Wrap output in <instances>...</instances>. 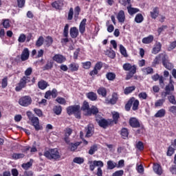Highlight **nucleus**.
<instances>
[{
  "instance_id": "f257e3e1",
  "label": "nucleus",
  "mask_w": 176,
  "mask_h": 176,
  "mask_svg": "<svg viewBox=\"0 0 176 176\" xmlns=\"http://www.w3.org/2000/svg\"><path fill=\"white\" fill-rule=\"evenodd\" d=\"M81 109L84 111L85 116H91L96 115L98 112V109L96 106H92L91 108L89 106V102L85 101Z\"/></svg>"
},
{
  "instance_id": "f03ea898",
  "label": "nucleus",
  "mask_w": 176,
  "mask_h": 176,
  "mask_svg": "<svg viewBox=\"0 0 176 176\" xmlns=\"http://www.w3.org/2000/svg\"><path fill=\"white\" fill-rule=\"evenodd\" d=\"M44 156L49 160H58L61 157L57 148H51L44 152Z\"/></svg>"
},
{
  "instance_id": "7ed1b4c3",
  "label": "nucleus",
  "mask_w": 176,
  "mask_h": 176,
  "mask_svg": "<svg viewBox=\"0 0 176 176\" xmlns=\"http://www.w3.org/2000/svg\"><path fill=\"white\" fill-rule=\"evenodd\" d=\"M30 77L23 76L15 88L16 91H21L24 87H25V86H27V83H30Z\"/></svg>"
},
{
  "instance_id": "20e7f679",
  "label": "nucleus",
  "mask_w": 176,
  "mask_h": 176,
  "mask_svg": "<svg viewBox=\"0 0 176 176\" xmlns=\"http://www.w3.org/2000/svg\"><path fill=\"white\" fill-rule=\"evenodd\" d=\"M19 104L21 107H30L32 104V98L30 96H25L19 100Z\"/></svg>"
},
{
  "instance_id": "39448f33",
  "label": "nucleus",
  "mask_w": 176,
  "mask_h": 176,
  "mask_svg": "<svg viewBox=\"0 0 176 176\" xmlns=\"http://www.w3.org/2000/svg\"><path fill=\"white\" fill-rule=\"evenodd\" d=\"M173 83L174 81H173V80L170 78L169 85L166 86L165 92L162 94V97H167V96L171 94V91H174Z\"/></svg>"
},
{
  "instance_id": "423d86ee",
  "label": "nucleus",
  "mask_w": 176,
  "mask_h": 176,
  "mask_svg": "<svg viewBox=\"0 0 176 176\" xmlns=\"http://www.w3.org/2000/svg\"><path fill=\"white\" fill-rule=\"evenodd\" d=\"M167 55L164 54H160L158 56L155 57L153 62V65H156L157 64H160V61H162V63H164V60H166V57Z\"/></svg>"
},
{
  "instance_id": "0eeeda50",
  "label": "nucleus",
  "mask_w": 176,
  "mask_h": 176,
  "mask_svg": "<svg viewBox=\"0 0 176 176\" xmlns=\"http://www.w3.org/2000/svg\"><path fill=\"white\" fill-rule=\"evenodd\" d=\"M78 111H80V106L79 105L70 106L67 108L68 115L76 113V112H78Z\"/></svg>"
},
{
  "instance_id": "6e6552de",
  "label": "nucleus",
  "mask_w": 176,
  "mask_h": 176,
  "mask_svg": "<svg viewBox=\"0 0 176 176\" xmlns=\"http://www.w3.org/2000/svg\"><path fill=\"white\" fill-rule=\"evenodd\" d=\"M30 120L36 131H39V130H42L43 129L41 125H39V118H38V117L34 116Z\"/></svg>"
},
{
  "instance_id": "1a4fd4ad",
  "label": "nucleus",
  "mask_w": 176,
  "mask_h": 176,
  "mask_svg": "<svg viewBox=\"0 0 176 176\" xmlns=\"http://www.w3.org/2000/svg\"><path fill=\"white\" fill-rule=\"evenodd\" d=\"M122 68L124 71H129V72H137V66L135 65H131L130 63H125Z\"/></svg>"
},
{
  "instance_id": "9d476101",
  "label": "nucleus",
  "mask_w": 176,
  "mask_h": 176,
  "mask_svg": "<svg viewBox=\"0 0 176 176\" xmlns=\"http://www.w3.org/2000/svg\"><path fill=\"white\" fill-rule=\"evenodd\" d=\"M30 58V50L28 48H25L21 55V61H27Z\"/></svg>"
},
{
  "instance_id": "9b49d317",
  "label": "nucleus",
  "mask_w": 176,
  "mask_h": 176,
  "mask_svg": "<svg viewBox=\"0 0 176 176\" xmlns=\"http://www.w3.org/2000/svg\"><path fill=\"white\" fill-rule=\"evenodd\" d=\"M53 60L56 61V63H58V64H63L67 59L61 54H56L53 57Z\"/></svg>"
},
{
  "instance_id": "f8f14e48",
  "label": "nucleus",
  "mask_w": 176,
  "mask_h": 176,
  "mask_svg": "<svg viewBox=\"0 0 176 176\" xmlns=\"http://www.w3.org/2000/svg\"><path fill=\"white\" fill-rule=\"evenodd\" d=\"M69 34L71 38L75 39V38H78V36L79 35V30H78V28L76 27L71 28Z\"/></svg>"
},
{
  "instance_id": "ddd939ff",
  "label": "nucleus",
  "mask_w": 176,
  "mask_h": 176,
  "mask_svg": "<svg viewBox=\"0 0 176 176\" xmlns=\"http://www.w3.org/2000/svg\"><path fill=\"white\" fill-rule=\"evenodd\" d=\"M87 21V19H83L79 25V32H80V34H81L82 35H83L85 34V32L86 31Z\"/></svg>"
},
{
  "instance_id": "4468645a",
  "label": "nucleus",
  "mask_w": 176,
  "mask_h": 176,
  "mask_svg": "<svg viewBox=\"0 0 176 176\" xmlns=\"http://www.w3.org/2000/svg\"><path fill=\"white\" fill-rule=\"evenodd\" d=\"M153 171L155 173V174H157V175H162L163 174V169H162V166L159 164H154L153 166Z\"/></svg>"
},
{
  "instance_id": "2eb2a0df",
  "label": "nucleus",
  "mask_w": 176,
  "mask_h": 176,
  "mask_svg": "<svg viewBox=\"0 0 176 176\" xmlns=\"http://www.w3.org/2000/svg\"><path fill=\"white\" fill-rule=\"evenodd\" d=\"M98 124L103 129H107L109 126V122L105 119H98Z\"/></svg>"
},
{
  "instance_id": "dca6fc26",
  "label": "nucleus",
  "mask_w": 176,
  "mask_h": 176,
  "mask_svg": "<svg viewBox=\"0 0 176 176\" xmlns=\"http://www.w3.org/2000/svg\"><path fill=\"white\" fill-rule=\"evenodd\" d=\"M129 124L131 127L137 129L140 127V122L135 118H132L129 120Z\"/></svg>"
},
{
  "instance_id": "f3484780",
  "label": "nucleus",
  "mask_w": 176,
  "mask_h": 176,
  "mask_svg": "<svg viewBox=\"0 0 176 176\" xmlns=\"http://www.w3.org/2000/svg\"><path fill=\"white\" fill-rule=\"evenodd\" d=\"M126 9H127L128 13H129V14H130V16H134V14H135L138 13V12H140V9L131 7V5H129V6H127Z\"/></svg>"
},
{
  "instance_id": "a211bd4d",
  "label": "nucleus",
  "mask_w": 176,
  "mask_h": 176,
  "mask_svg": "<svg viewBox=\"0 0 176 176\" xmlns=\"http://www.w3.org/2000/svg\"><path fill=\"white\" fill-rule=\"evenodd\" d=\"M162 64L164 67L166 68V69L170 70V69H173V68H174V66L173 65V64L170 63V61L168 60V56H167L165 58V60H164V63Z\"/></svg>"
},
{
  "instance_id": "6ab92c4d",
  "label": "nucleus",
  "mask_w": 176,
  "mask_h": 176,
  "mask_svg": "<svg viewBox=\"0 0 176 176\" xmlns=\"http://www.w3.org/2000/svg\"><path fill=\"white\" fill-rule=\"evenodd\" d=\"M117 19L119 23H124V20L126 19V16L124 15V11L120 10L117 15Z\"/></svg>"
},
{
  "instance_id": "aec40b11",
  "label": "nucleus",
  "mask_w": 176,
  "mask_h": 176,
  "mask_svg": "<svg viewBox=\"0 0 176 176\" xmlns=\"http://www.w3.org/2000/svg\"><path fill=\"white\" fill-rule=\"evenodd\" d=\"M160 50H162V43H156L153 48L152 53L153 54H157Z\"/></svg>"
},
{
  "instance_id": "412c9836",
  "label": "nucleus",
  "mask_w": 176,
  "mask_h": 176,
  "mask_svg": "<svg viewBox=\"0 0 176 176\" xmlns=\"http://www.w3.org/2000/svg\"><path fill=\"white\" fill-rule=\"evenodd\" d=\"M52 6L55 9L60 10L64 6V3H63V1H56L52 3Z\"/></svg>"
},
{
  "instance_id": "4be33fe9",
  "label": "nucleus",
  "mask_w": 176,
  "mask_h": 176,
  "mask_svg": "<svg viewBox=\"0 0 176 176\" xmlns=\"http://www.w3.org/2000/svg\"><path fill=\"white\" fill-rule=\"evenodd\" d=\"M94 133V128L93 127V125L91 124L88 125L85 137H87V138L91 137Z\"/></svg>"
},
{
  "instance_id": "5701e85b",
  "label": "nucleus",
  "mask_w": 176,
  "mask_h": 176,
  "mask_svg": "<svg viewBox=\"0 0 176 176\" xmlns=\"http://www.w3.org/2000/svg\"><path fill=\"white\" fill-rule=\"evenodd\" d=\"M47 86H49V84H47V82L43 80H41L38 82V89H41V90H45Z\"/></svg>"
},
{
  "instance_id": "b1692460",
  "label": "nucleus",
  "mask_w": 176,
  "mask_h": 176,
  "mask_svg": "<svg viewBox=\"0 0 176 176\" xmlns=\"http://www.w3.org/2000/svg\"><path fill=\"white\" fill-rule=\"evenodd\" d=\"M107 170H113V168H116L118 164L113 162V160H109L107 162Z\"/></svg>"
},
{
  "instance_id": "393cba45",
  "label": "nucleus",
  "mask_w": 176,
  "mask_h": 176,
  "mask_svg": "<svg viewBox=\"0 0 176 176\" xmlns=\"http://www.w3.org/2000/svg\"><path fill=\"white\" fill-rule=\"evenodd\" d=\"M142 43H144L146 45L152 43V42H153V36L149 35L147 37H144V38H142Z\"/></svg>"
},
{
  "instance_id": "a878e982",
  "label": "nucleus",
  "mask_w": 176,
  "mask_h": 176,
  "mask_svg": "<svg viewBox=\"0 0 176 176\" xmlns=\"http://www.w3.org/2000/svg\"><path fill=\"white\" fill-rule=\"evenodd\" d=\"M164 116H166V109H164L158 110L155 114V118H164Z\"/></svg>"
},
{
  "instance_id": "bb28decb",
  "label": "nucleus",
  "mask_w": 176,
  "mask_h": 176,
  "mask_svg": "<svg viewBox=\"0 0 176 176\" xmlns=\"http://www.w3.org/2000/svg\"><path fill=\"white\" fill-rule=\"evenodd\" d=\"M150 14L152 19H157V16H159V8L157 7L154 8Z\"/></svg>"
},
{
  "instance_id": "cd10ccee",
  "label": "nucleus",
  "mask_w": 176,
  "mask_h": 176,
  "mask_svg": "<svg viewBox=\"0 0 176 176\" xmlns=\"http://www.w3.org/2000/svg\"><path fill=\"white\" fill-rule=\"evenodd\" d=\"M86 96L89 100H91V101H96L97 100V94L94 92H89Z\"/></svg>"
},
{
  "instance_id": "c85d7f7f",
  "label": "nucleus",
  "mask_w": 176,
  "mask_h": 176,
  "mask_svg": "<svg viewBox=\"0 0 176 176\" xmlns=\"http://www.w3.org/2000/svg\"><path fill=\"white\" fill-rule=\"evenodd\" d=\"M53 60H47L46 65L43 67V71H47L53 68Z\"/></svg>"
},
{
  "instance_id": "c756f323",
  "label": "nucleus",
  "mask_w": 176,
  "mask_h": 176,
  "mask_svg": "<svg viewBox=\"0 0 176 176\" xmlns=\"http://www.w3.org/2000/svg\"><path fill=\"white\" fill-rule=\"evenodd\" d=\"M98 94L102 96V97H107V89L104 87H100L98 89Z\"/></svg>"
},
{
  "instance_id": "7c9ffc66",
  "label": "nucleus",
  "mask_w": 176,
  "mask_h": 176,
  "mask_svg": "<svg viewBox=\"0 0 176 176\" xmlns=\"http://www.w3.org/2000/svg\"><path fill=\"white\" fill-rule=\"evenodd\" d=\"M135 21L138 23V24L142 23L144 21V16H142V14H137L135 17Z\"/></svg>"
},
{
  "instance_id": "2f4dec72",
  "label": "nucleus",
  "mask_w": 176,
  "mask_h": 176,
  "mask_svg": "<svg viewBox=\"0 0 176 176\" xmlns=\"http://www.w3.org/2000/svg\"><path fill=\"white\" fill-rule=\"evenodd\" d=\"M69 69L72 72L78 71L79 69V65L75 63H71L69 65Z\"/></svg>"
},
{
  "instance_id": "473e14b6",
  "label": "nucleus",
  "mask_w": 176,
  "mask_h": 176,
  "mask_svg": "<svg viewBox=\"0 0 176 176\" xmlns=\"http://www.w3.org/2000/svg\"><path fill=\"white\" fill-rule=\"evenodd\" d=\"M144 75H149L150 74H153V69L151 67H145L142 69Z\"/></svg>"
},
{
  "instance_id": "72a5a7b5",
  "label": "nucleus",
  "mask_w": 176,
  "mask_h": 176,
  "mask_svg": "<svg viewBox=\"0 0 176 176\" xmlns=\"http://www.w3.org/2000/svg\"><path fill=\"white\" fill-rule=\"evenodd\" d=\"M140 105V101L138 100H135V98H133V101L132 103V109L133 111H137L138 109V107Z\"/></svg>"
},
{
  "instance_id": "f704fd0d",
  "label": "nucleus",
  "mask_w": 176,
  "mask_h": 176,
  "mask_svg": "<svg viewBox=\"0 0 176 176\" xmlns=\"http://www.w3.org/2000/svg\"><path fill=\"white\" fill-rule=\"evenodd\" d=\"M118 94L116 93H114L112 94V97L110 99V104H112L113 105L116 104V102L118 101Z\"/></svg>"
},
{
  "instance_id": "c9c22d12",
  "label": "nucleus",
  "mask_w": 176,
  "mask_h": 176,
  "mask_svg": "<svg viewBox=\"0 0 176 176\" xmlns=\"http://www.w3.org/2000/svg\"><path fill=\"white\" fill-rule=\"evenodd\" d=\"M65 141L68 142V137L72 134V129L67 128L65 131Z\"/></svg>"
},
{
  "instance_id": "e433bc0d",
  "label": "nucleus",
  "mask_w": 176,
  "mask_h": 176,
  "mask_svg": "<svg viewBox=\"0 0 176 176\" xmlns=\"http://www.w3.org/2000/svg\"><path fill=\"white\" fill-rule=\"evenodd\" d=\"M133 101H134V98H131L125 105L126 111H130L131 105H133Z\"/></svg>"
},
{
  "instance_id": "4c0bfd02",
  "label": "nucleus",
  "mask_w": 176,
  "mask_h": 176,
  "mask_svg": "<svg viewBox=\"0 0 176 176\" xmlns=\"http://www.w3.org/2000/svg\"><path fill=\"white\" fill-rule=\"evenodd\" d=\"M120 52L124 57H128L127 55V51L126 50V48L122 45H120Z\"/></svg>"
},
{
  "instance_id": "58836bf2",
  "label": "nucleus",
  "mask_w": 176,
  "mask_h": 176,
  "mask_svg": "<svg viewBox=\"0 0 176 176\" xmlns=\"http://www.w3.org/2000/svg\"><path fill=\"white\" fill-rule=\"evenodd\" d=\"M25 155L23 153H14L12 155V159L14 160H17L19 159H23Z\"/></svg>"
},
{
  "instance_id": "ea45409f",
  "label": "nucleus",
  "mask_w": 176,
  "mask_h": 176,
  "mask_svg": "<svg viewBox=\"0 0 176 176\" xmlns=\"http://www.w3.org/2000/svg\"><path fill=\"white\" fill-rule=\"evenodd\" d=\"M106 78L108 80H115V78H116V74L113 72H109L106 74Z\"/></svg>"
},
{
  "instance_id": "a19ab883",
  "label": "nucleus",
  "mask_w": 176,
  "mask_h": 176,
  "mask_svg": "<svg viewBox=\"0 0 176 176\" xmlns=\"http://www.w3.org/2000/svg\"><path fill=\"white\" fill-rule=\"evenodd\" d=\"M43 42H45L43 36H40L36 42V46H37V47H41V46L43 45Z\"/></svg>"
},
{
  "instance_id": "79ce46f5",
  "label": "nucleus",
  "mask_w": 176,
  "mask_h": 176,
  "mask_svg": "<svg viewBox=\"0 0 176 176\" xmlns=\"http://www.w3.org/2000/svg\"><path fill=\"white\" fill-rule=\"evenodd\" d=\"M134 90H135V86L127 87L124 89V94H130V93H132Z\"/></svg>"
},
{
  "instance_id": "37998d69",
  "label": "nucleus",
  "mask_w": 176,
  "mask_h": 176,
  "mask_svg": "<svg viewBox=\"0 0 176 176\" xmlns=\"http://www.w3.org/2000/svg\"><path fill=\"white\" fill-rule=\"evenodd\" d=\"M63 111V109L61 106H55L54 107V112L56 113V115H61V112Z\"/></svg>"
},
{
  "instance_id": "c03bdc74",
  "label": "nucleus",
  "mask_w": 176,
  "mask_h": 176,
  "mask_svg": "<svg viewBox=\"0 0 176 176\" xmlns=\"http://www.w3.org/2000/svg\"><path fill=\"white\" fill-rule=\"evenodd\" d=\"M69 31V25L66 24L63 30V36H65V38H68Z\"/></svg>"
},
{
  "instance_id": "a18cd8bd",
  "label": "nucleus",
  "mask_w": 176,
  "mask_h": 176,
  "mask_svg": "<svg viewBox=\"0 0 176 176\" xmlns=\"http://www.w3.org/2000/svg\"><path fill=\"white\" fill-rule=\"evenodd\" d=\"M166 100L164 99H160L155 102V107H163V104Z\"/></svg>"
},
{
  "instance_id": "49530a36",
  "label": "nucleus",
  "mask_w": 176,
  "mask_h": 176,
  "mask_svg": "<svg viewBox=\"0 0 176 176\" xmlns=\"http://www.w3.org/2000/svg\"><path fill=\"white\" fill-rule=\"evenodd\" d=\"M98 149V148L97 147V145H94V146H91L88 153L89 155H94V153L97 152Z\"/></svg>"
},
{
  "instance_id": "de8ad7c7",
  "label": "nucleus",
  "mask_w": 176,
  "mask_h": 176,
  "mask_svg": "<svg viewBox=\"0 0 176 176\" xmlns=\"http://www.w3.org/2000/svg\"><path fill=\"white\" fill-rule=\"evenodd\" d=\"M73 162L77 164H82L85 162V160L82 157H76L74 159Z\"/></svg>"
},
{
  "instance_id": "09e8293b",
  "label": "nucleus",
  "mask_w": 176,
  "mask_h": 176,
  "mask_svg": "<svg viewBox=\"0 0 176 176\" xmlns=\"http://www.w3.org/2000/svg\"><path fill=\"white\" fill-rule=\"evenodd\" d=\"M25 39H27V36L24 34H21L19 38H18V42L20 43H24L25 42Z\"/></svg>"
},
{
  "instance_id": "8fccbe9b",
  "label": "nucleus",
  "mask_w": 176,
  "mask_h": 176,
  "mask_svg": "<svg viewBox=\"0 0 176 176\" xmlns=\"http://www.w3.org/2000/svg\"><path fill=\"white\" fill-rule=\"evenodd\" d=\"M3 26L4 28H9L10 27V20L9 19H3Z\"/></svg>"
},
{
  "instance_id": "3c124183",
  "label": "nucleus",
  "mask_w": 176,
  "mask_h": 176,
  "mask_svg": "<svg viewBox=\"0 0 176 176\" xmlns=\"http://www.w3.org/2000/svg\"><path fill=\"white\" fill-rule=\"evenodd\" d=\"M121 135L123 136V138H127L129 137V131L126 128H123L121 130Z\"/></svg>"
},
{
  "instance_id": "603ef678",
  "label": "nucleus",
  "mask_w": 176,
  "mask_h": 176,
  "mask_svg": "<svg viewBox=\"0 0 176 176\" xmlns=\"http://www.w3.org/2000/svg\"><path fill=\"white\" fill-rule=\"evenodd\" d=\"M112 115H113V121L116 124V123H118V119H119V118H120V116L119 113L116 112V111L113 112Z\"/></svg>"
},
{
  "instance_id": "864d4df0",
  "label": "nucleus",
  "mask_w": 176,
  "mask_h": 176,
  "mask_svg": "<svg viewBox=\"0 0 176 176\" xmlns=\"http://www.w3.org/2000/svg\"><path fill=\"white\" fill-rule=\"evenodd\" d=\"M45 42L47 46H51V45L53 43V38L48 36L46 37Z\"/></svg>"
},
{
  "instance_id": "5fc2aeb1",
  "label": "nucleus",
  "mask_w": 176,
  "mask_h": 176,
  "mask_svg": "<svg viewBox=\"0 0 176 176\" xmlns=\"http://www.w3.org/2000/svg\"><path fill=\"white\" fill-rule=\"evenodd\" d=\"M18 8H23L25 6V0H16Z\"/></svg>"
},
{
  "instance_id": "6e6d98bb",
  "label": "nucleus",
  "mask_w": 176,
  "mask_h": 176,
  "mask_svg": "<svg viewBox=\"0 0 176 176\" xmlns=\"http://www.w3.org/2000/svg\"><path fill=\"white\" fill-rule=\"evenodd\" d=\"M79 145H80V142H76L75 144L71 143V144H70L71 151H76V149H78V146H79Z\"/></svg>"
},
{
  "instance_id": "4d7b16f0",
  "label": "nucleus",
  "mask_w": 176,
  "mask_h": 176,
  "mask_svg": "<svg viewBox=\"0 0 176 176\" xmlns=\"http://www.w3.org/2000/svg\"><path fill=\"white\" fill-rule=\"evenodd\" d=\"M136 148L138 151H144V143L141 141L136 143Z\"/></svg>"
},
{
  "instance_id": "13d9d810",
  "label": "nucleus",
  "mask_w": 176,
  "mask_h": 176,
  "mask_svg": "<svg viewBox=\"0 0 176 176\" xmlns=\"http://www.w3.org/2000/svg\"><path fill=\"white\" fill-rule=\"evenodd\" d=\"M138 97L140 100H146L148 98V94L146 92H141L138 94Z\"/></svg>"
},
{
  "instance_id": "bf43d9fd",
  "label": "nucleus",
  "mask_w": 176,
  "mask_h": 176,
  "mask_svg": "<svg viewBox=\"0 0 176 176\" xmlns=\"http://www.w3.org/2000/svg\"><path fill=\"white\" fill-rule=\"evenodd\" d=\"M32 166V162H29L25 164H23L22 168H24V170H28V168H30V167H31Z\"/></svg>"
},
{
  "instance_id": "052dcab7",
  "label": "nucleus",
  "mask_w": 176,
  "mask_h": 176,
  "mask_svg": "<svg viewBox=\"0 0 176 176\" xmlns=\"http://www.w3.org/2000/svg\"><path fill=\"white\" fill-rule=\"evenodd\" d=\"M56 101L58 102V104H61L62 105H64L66 104L67 101L65 100V99L64 98H57L56 99Z\"/></svg>"
},
{
  "instance_id": "680f3d73",
  "label": "nucleus",
  "mask_w": 176,
  "mask_h": 176,
  "mask_svg": "<svg viewBox=\"0 0 176 176\" xmlns=\"http://www.w3.org/2000/svg\"><path fill=\"white\" fill-rule=\"evenodd\" d=\"M168 101L170 102V104H173V105H176V100H175V96L171 95L168 97Z\"/></svg>"
},
{
  "instance_id": "e2e57ef3",
  "label": "nucleus",
  "mask_w": 176,
  "mask_h": 176,
  "mask_svg": "<svg viewBox=\"0 0 176 176\" xmlns=\"http://www.w3.org/2000/svg\"><path fill=\"white\" fill-rule=\"evenodd\" d=\"M175 151V149L173 148L171 146H170L167 151L168 156H173V155H174Z\"/></svg>"
},
{
  "instance_id": "0e129e2a",
  "label": "nucleus",
  "mask_w": 176,
  "mask_h": 176,
  "mask_svg": "<svg viewBox=\"0 0 176 176\" xmlns=\"http://www.w3.org/2000/svg\"><path fill=\"white\" fill-rule=\"evenodd\" d=\"M82 67L85 69H89L91 67V63L90 61L82 63Z\"/></svg>"
},
{
  "instance_id": "69168bd1",
  "label": "nucleus",
  "mask_w": 176,
  "mask_h": 176,
  "mask_svg": "<svg viewBox=\"0 0 176 176\" xmlns=\"http://www.w3.org/2000/svg\"><path fill=\"white\" fill-rule=\"evenodd\" d=\"M8 86V77H5L3 78L2 82H1V87L3 89H5Z\"/></svg>"
},
{
  "instance_id": "338daca9",
  "label": "nucleus",
  "mask_w": 176,
  "mask_h": 176,
  "mask_svg": "<svg viewBox=\"0 0 176 176\" xmlns=\"http://www.w3.org/2000/svg\"><path fill=\"white\" fill-rule=\"evenodd\" d=\"M124 173V171H123V170H120L113 173L112 176H122L123 175Z\"/></svg>"
},
{
  "instance_id": "774afa93",
  "label": "nucleus",
  "mask_w": 176,
  "mask_h": 176,
  "mask_svg": "<svg viewBox=\"0 0 176 176\" xmlns=\"http://www.w3.org/2000/svg\"><path fill=\"white\" fill-rule=\"evenodd\" d=\"M169 112H171V113H173L174 115H176V106H171L168 108Z\"/></svg>"
}]
</instances>
